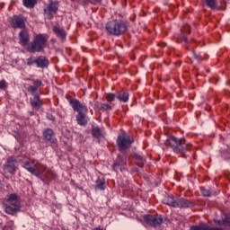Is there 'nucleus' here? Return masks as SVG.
<instances>
[{
    "mask_svg": "<svg viewBox=\"0 0 230 230\" xmlns=\"http://www.w3.org/2000/svg\"><path fill=\"white\" fill-rule=\"evenodd\" d=\"M52 31H54L55 34L57 35V37L61 39V40H66V37H67V32H66V30L62 29L58 26H54L52 28Z\"/></svg>",
    "mask_w": 230,
    "mask_h": 230,
    "instance_id": "6ab92c4d",
    "label": "nucleus"
},
{
    "mask_svg": "<svg viewBox=\"0 0 230 230\" xmlns=\"http://www.w3.org/2000/svg\"><path fill=\"white\" fill-rule=\"evenodd\" d=\"M43 139L48 143H51V145L57 144V138H55V132L49 128L44 129Z\"/></svg>",
    "mask_w": 230,
    "mask_h": 230,
    "instance_id": "dca6fc26",
    "label": "nucleus"
},
{
    "mask_svg": "<svg viewBox=\"0 0 230 230\" xmlns=\"http://www.w3.org/2000/svg\"><path fill=\"white\" fill-rule=\"evenodd\" d=\"M105 30L110 35L119 37L128 31V22L123 20H111L106 23Z\"/></svg>",
    "mask_w": 230,
    "mask_h": 230,
    "instance_id": "39448f33",
    "label": "nucleus"
},
{
    "mask_svg": "<svg viewBox=\"0 0 230 230\" xmlns=\"http://www.w3.org/2000/svg\"><path fill=\"white\" fill-rule=\"evenodd\" d=\"M200 191L203 197H211L213 195V191L209 188L201 187Z\"/></svg>",
    "mask_w": 230,
    "mask_h": 230,
    "instance_id": "c85d7f7f",
    "label": "nucleus"
},
{
    "mask_svg": "<svg viewBox=\"0 0 230 230\" xmlns=\"http://www.w3.org/2000/svg\"><path fill=\"white\" fill-rule=\"evenodd\" d=\"M27 66H36L40 69H46L49 66V59L46 56L30 57L27 58Z\"/></svg>",
    "mask_w": 230,
    "mask_h": 230,
    "instance_id": "1a4fd4ad",
    "label": "nucleus"
},
{
    "mask_svg": "<svg viewBox=\"0 0 230 230\" xmlns=\"http://www.w3.org/2000/svg\"><path fill=\"white\" fill-rule=\"evenodd\" d=\"M101 111H112V106L109 103H102L101 106Z\"/></svg>",
    "mask_w": 230,
    "mask_h": 230,
    "instance_id": "2f4dec72",
    "label": "nucleus"
},
{
    "mask_svg": "<svg viewBox=\"0 0 230 230\" xmlns=\"http://www.w3.org/2000/svg\"><path fill=\"white\" fill-rule=\"evenodd\" d=\"M125 166H127V157H123L121 155H119L112 164V170L114 172H123Z\"/></svg>",
    "mask_w": 230,
    "mask_h": 230,
    "instance_id": "ddd939ff",
    "label": "nucleus"
},
{
    "mask_svg": "<svg viewBox=\"0 0 230 230\" xmlns=\"http://www.w3.org/2000/svg\"><path fill=\"white\" fill-rule=\"evenodd\" d=\"M0 89H6V81L5 80L0 81Z\"/></svg>",
    "mask_w": 230,
    "mask_h": 230,
    "instance_id": "72a5a7b5",
    "label": "nucleus"
},
{
    "mask_svg": "<svg viewBox=\"0 0 230 230\" xmlns=\"http://www.w3.org/2000/svg\"><path fill=\"white\" fill-rule=\"evenodd\" d=\"M133 157L136 159V161H137V164L139 166V168H143V166H145V164L146 163V158H145V156L134 153Z\"/></svg>",
    "mask_w": 230,
    "mask_h": 230,
    "instance_id": "b1692460",
    "label": "nucleus"
},
{
    "mask_svg": "<svg viewBox=\"0 0 230 230\" xmlns=\"http://www.w3.org/2000/svg\"><path fill=\"white\" fill-rule=\"evenodd\" d=\"M176 200H177V198H175V196H173L172 194H170V195H166L163 199V203L166 204L167 206H170L171 208H175Z\"/></svg>",
    "mask_w": 230,
    "mask_h": 230,
    "instance_id": "aec40b11",
    "label": "nucleus"
},
{
    "mask_svg": "<svg viewBox=\"0 0 230 230\" xmlns=\"http://www.w3.org/2000/svg\"><path fill=\"white\" fill-rule=\"evenodd\" d=\"M19 44L21 46H28L30 44V33H28V31L26 30H22L19 32Z\"/></svg>",
    "mask_w": 230,
    "mask_h": 230,
    "instance_id": "f3484780",
    "label": "nucleus"
},
{
    "mask_svg": "<svg viewBox=\"0 0 230 230\" xmlns=\"http://www.w3.org/2000/svg\"><path fill=\"white\" fill-rule=\"evenodd\" d=\"M103 0H84V4H93L94 6L102 4Z\"/></svg>",
    "mask_w": 230,
    "mask_h": 230,
    "instance_id": "c756f323",
    "label": "nucleus"
},
{
    "mask_svg": "<svg viewBox=\"0 0 230 230\" xmlns=\"http://www.w3.org/2000/svg\"><path fill=\"white\" fill-rule=\"evenodd\" d=\"M144 222L146 224V226H149V227H159L161 224H163L164 219L163 216L161 215H144L143 217Z\"/></svg>",
    "mask_w": 230,
    "mask_h": 230,
    "instance_id": "9b49d317",
    "label": "nucleus"
},
{
    "mask_svg": "<svg viewBox=\"0 0 230 230\" xmlns=\"http://www.w3.org/2000/svg\"><path fill=\"white\" fill-rule=\"evenodd\" d=\"M186 33L190 35L191 31H190V27H186L184 31H181V37L180 38L181 42H183L185 44L186 49L190 51V42L188 41V37H186Z\"/></svg>",
    "mask_w": 230,
    "mask_h": 230,
    "instance_id": "a211bd4d",
    "label": "nucleus"
},
{
    "mask_svg": "<svg viewBox=\"0 0 230 230\" xmlns=\"http://www.w3.org/2000/svg\"><path fill=\"white\" fill-rule=\"evenodd\" d=\"M128 93L125 90H120L117 92V100L122 102L123 103H127L128 102Z\"/></svg>",
    "mask_w": 230,
    "mask_h": 230,
    "instance_id": "4be33fe9",
    "label": "nucleus"
},
{
    "mask_svg": "<svg viewBox=\"0 0 230 230\" xmlns=\"http://www.w3.org/2000/svg\"><path fill=\"white\" fill-rule=\"evenodd\" d=\"M59 6L60 4L58 3V1L50 0L49 4L44 8V15L46 19L51 21V19H53V17L55 16V13L58 12Z\"/></svg>",
    "mask_w": 230,
    "mask_h": 230,
    "instance_id": "9d476101",
    "label": "nucleus"
},
{
    "mask_svg": "<svg viewBox=\"0 0 230 230\" xmlns=\"http://www.w3.org/2000/svg\"><path fill=\"white\" fill-rule=\"evenodd\" d=\"M21 209V202L17 194L13 193L7 196L4 211L7 215H15Z\"/></svg>",
    "mask_w": 230,
    "mask_h": 230,
    "instance_id": "0eeeda50",
    "label": "nucleus"
},
{
    "mask_svg": "<svg viewBox=\"0 0 230 230\" xmlns=\"http://www.w3.org/2000/svg\"><path fill=\"white\" fill-rule=\"evenodd\" d=\"M134 143V137L128 135H119L117 137V146L119 152H127L129 148H132Z\"/></svg>",
    "mask_w": 230,
    "mask_h": 230,
    "instance_id": "6e6552de",
    "label": "nucleus"
},
{
    "mask_svg": "<svg viewBox=\"0 0 230 230\" xmlns=\"http://www.w3.org/2000/svg\"><path fill=\"white\" fill-rule=\"evenodd\" d=\"M31 115L33 116V112H31Z\"/></svg>",
    "mask_w": 230,
    "mask_h": 230,
    "instance_id": "c9c22d12",
    "label": "nucleus"
},
{
    "mask_svg": "<svg viewBox=\"0 0 230 230\" xmlns=\"http://www.w3.org/2000/svg\"><path fill=\"white\" fill-rule=\"evenodd\" d=\"M47 118H48V119H49L50 121H55V116H53V115H51V114H49V115H48L47 116Z\"/></svg>",
    "mask_w": 230,
    "mask_h": 230,
    "instance_id": "f704fd0d",
    "label": "nucleus"
},
{
    "mask_svg": "<svg viewBox=\"0 0 230 230\" xmlns=\"http://www.w3.org/2000/svg\"><path fill=\"white\" fill-rule=\"evenodd\" d=\"M164 145L170 146L175 154H181L184 159L191 157V145L187 144L184 138H178L172 136L165 140Z\"/></svg>",
    "mask_w": 230,
    "mask_h": 230,
    "instance_id": "f03ea898",
    "label": "nucleus"
},
{
    "mask_svg": "<svg viewBox=\"0 0 230 230\" xmlns=\"http://www.w3.org/2000/svg\"><path fill=\"white\" fill-rule=\"evenodd\" d=\"M96 188L98 190H101L102 191L105 190V188H107V186L105 185V179H98L96 181Z\"/></svg>",
    "mask_w": 230,
    "mask_h": 230,
    "instance_id": "cd10ccee",
    "label": "nucleus"
},
{
    "mask_svg": "<svg viewBox=\"0 0 230 230\" xmlns=\"http://www.w3.org/2000/svg\"><path fill=\"white\" fill-rule=\"evenodd\" d=\"M39 0H22V4L25 8L33 9L37 6Z\"/></svg>",
    "mask_w": 230,
    "mask_h": 230,
    "instance_id": "393cba45",
    "label": "nucleus"
},
{
    "mask_svg": "<svg viewBox=\"0 0 230 230\" xmlns=\"http://www.w3.org/2000/svg\"><path fill=\"white\" fill-rule=\"evenodd\" d=\"M193 57L195 60H198V62H202V60H204V58H202V56H200V54H196L195 51H193Z\"/></svg>",
    "mask_w": 230,
    "mask_h": 230,
    "instance_id": "473e14b6",
    "label": "nucleus"
},
{
    "mask_svg": "<svg viewBox=\"0 0 230 230\" xmlns=\"http://www.w3.org/2000/svg\"><path fill=\"white\" fill-rule=\"evenodd\" d=\"M215 224L217 226H223L226 230H230V217L229 216H226L222 220H215Z\"/></svg>",
    "mask_w": 230,
    "mask_h": 230,
    "instance_id": "5701e85b",
    "label": "nucleus"
},
{
    "mask_svg": "<svg viewBox=\"0 0 230 230\" xmlns=\"http://www.w3.org/2000/svg\"><path fill=\"white\" fill-rule=\"evenodd\" d=\"M11 24L13 28L22 30V28H26V18L14 15L11 21Z\"/></svg>",
    "mask_w": 230,
    "mask_h": 230,
    "instance_id": "2eb2a0df",
    "label": "nucleus"
},
{
    "mask_svg": "<svg viewBox=\"0 0 230 230\" xmlns=\"http://www.w3.org/2000/svg\"><path fill=\"white\" fill-rule=\"evenodd\" d=\"M105 98H106L107 102H108L109 103H111V102H114V100H116V98H117V93H116V94L111 93H106Z\"/></svg>",
    "mask_w": 230,
    "mask_h": 230,
    "instance_id": "7c9ffc66",
    "label": "nucleus"
},
{
    "mask_svg": "<svg viewBox=\"0 0 230 230\" xmlns=\"http://www.w3.org/2000/svg\"><path fill=\"white\" fill-rule=\"evenodd\" d=\"M17 158L15 156H9L3 167L4 173H11V175H15L17 172Z\"/></svg>",
    "mask_w": 230,
    "mask_h": 230,
    "instance_id": "f8f14e48",
    "label": "nucleus"
},
{
    "mask_svg": "<svg viewBox=\"0 0 230 230\" xmlns=\"http://www.w3.org/2000/svg\"><path fill=\"white\" fill-rule=\"evenodd\" d=\"M31 82H32L33 85H30L27 87V93L31 95L30 98V103L31 107L34 111H40V109L42 108V105L44 104L42 99H40V95H39V87H42V81L39 79H30Z\"/></svg>",
    "mask_w": 230,
    "mask_h": 230,
    "instance_id": "20e7f679",
    "label": "nucleus"
},
{
    "mask_svg": "<svg viewBox=\"0 0 230 230\" xmlns=\"http://www.w3.org/2000/svg\"><path fill=\"white\" fill-rule=\"evenodd\" d=\"M92 136L93 137H96V139H100V137H103V133L100 128L94 127L92 128Z\"/></svg>",
    "mask_w": 230,
    "mask_h": 230,
    "instance_id": "bb28decb",
    "label": "nucleus"
},
{
    "mask_svg": "<svg viewBox=\"0 0 230 230\" xmlns=\"http://www.w3.org/2000/svg\"><path fill=\"white\" fill-rule=\"evenodd\" d=\"M23 168L30 172L31 175H35L38 179H40L44 184H49L51 182V179H55L57 174L49 170L48 166L39 163L37 160H29L26 159L22 163Z\"/></svg>",
    "mask_w": 230,
    "mask_h": 230,
    "instance_id": "f257e3e1",
    "label": "nucleus"
},
{
    "mask_svg": "<svg viewBox=\"0 0 230 230\" xmlns=\"http://www.w3.org/2000/svg\"><path fill=\"white\" fill-rule=\"evenodd\" d=\"M190 230H211V226L206 223H199V225L192 226Z\"/></svg>",
    "mask_w": 230,
    "mask_h": 230,
    "instance_id": "a878e982",
    "label": "nucleus"
},
{
    "mask_svg": "<svg viewBox=\"0 0 230 230\" xmlns=\"http://www.w3.org/2000/svg\"><path fill=\"white\" fill-rule=\"evenodd\" d=\"M46 44H48V37L44 34H37L33 41L29 44L27 51L30 53H40V51H44Z\"/></svg>",
    "mask_w": 230,
    "mask_h": 230,
    "instance_id": "423d86ee",
    "label": "nucleus"
},
{
    "mask_svg": "<svg viewBox=\"0 0 230 230\" xmlns=\"http://www.w3.org/2000/svg\"><path fill=\"white\" fill-rule=\"evenodd\" d=\"M174 208H179L180 209H186L188 208H195V202L190 201L184 198H176V203Z\"/></svg>",
    "mask_w": 230,
    "mask_h": 230,
    "instance_id": "4468645a",
    "label": "nucleus"
},
{
    "mask_svg": "<svg viewBox=\"0 0 230 230\" xmlns=\"http://www.w3.org/2000/svg\"><path fill=\"white\" fill-rule=\"evenodd\" d=\"M206 3V6L211 8V10H217L218 9V3L217 0H203ZM221 4H226V0H219Z\"/></svg>",
    "mask_w": 230,
    "mask_h": 230,
    "instance_id": "412c9836",
    "label": "nucleus"
},
{
    "mask_svg": "<svg viewBox=\"0 0 230 230\" xmlns=\"http://www.w3.org/2000/svg\"><path fill=\"white\" fill-rule=\"evenodd\" d=\"M66 100L71 105L73 111L77 112L75 116L77 123L81 127H85L87 123H89V117L87 116V112H89V109L87 106L82 104L80 101L75 98H73L71 95H66Z\"/></svg>",
    "mask_w": 230,
    "mask_h": 230,
    "instance_id": "7ed1b4c3",
    "label": "nucleus"
}]
</instances>
